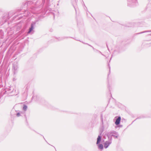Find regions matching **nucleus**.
Instances as JSON below:
<instances>
[{
  "mask_svg": "<svg viewBox=\"0 0 151 151\" xmlns=\"http://www.w3.org/2000/svg\"><path fill=\"white\" fill-rule=\"evenodd\" d=\"M128 5L129 6L133 7L137 4V0H127Z\"/></svg>",
  "mask_w": 151,
  "mask_h": 151,
  "instance_id": "obj_1",
  "label": "nucleus"
},
{
  "mask_svg": "<svg viewBox=\"0 0 151 151\" xmlns=\"http://www.w3.org/2000/svg\"><path fill=\"white\" fill-rule=\"evenodd\" d=\"M107 136L109 139V140L108 141H106L104 143V147L106 149L108 147L112 142L111 137H109L108 135H107Z\"/></svg>",
  "mask_w": 151,
  "mask_h": 151,
  "instance_id": "obj_2",
  "label": "nucleus"
},
{
  "mask_svg": "<svg viewBox=\"0 0 151 151\" xmlns=\"http://www.w3.org/2000/svg\"><path fill=\"white\" fill-rule=\"evenodd\" d=\"M114 119H116V121L115 122L116 125H119L120 123L121 120V117L119 116H116L115 117Z\"/></svg>",
  "mask_w": 151,
  "mask_h": 151,
  "instance_id": "obj_3",
  "label": "nucleus"
},
{
  "mask_svg": "<svg viewBox=\"0 0 151 151\" xmlns=\"http://www.w3.org/2000/svg\"><path fill=\"white\" fill-rule=\"evenodd\" d=\"M18 68V65L17 63H14L13 65V68L14 70V73L15 74L16 71Z\"/></svg>",
  "mask_w": 151,
  "mask_h": 151,
  "instance_id": "obj_4",
  "label": "nucleus"
},
{
  "mask_svg": "<svg viewBox=\"0 0 151 151\" xmlns=\"http://www.w3.org/2000/svg\"><path fill=\"white\" fill-rule=\"evenodd\" d=\"M101 134L100 135L98 136V138H97V141L96 142V144H98L100 143L101 139Z\"/></svg>",
  "mask_w": 151,
  "mask_h": 151,
  "instance_id": "obj_5",
  "label": "nucleus"
},
{
  "mask_svg": "<svg viewBox=\"0 0 151 151\" xmlns=\"http://www.w3.org/2000/svg\"><path fill=\"white\" fill-rule=\"evenodd\" d=\"M33 29V24H32L31 25V27L29 28V30L28 32V33L29 34L32 30Z\"/></svg>",
  "mask_w": 151,
  "mask_h": 151,
  "instance_id": "obj_6",
  "label": "nucleus"
},
{
  "mask_svg": "<svg viewBox=\"0 0 151 151\" xmlns=\"http://www.w3.org/2000/svg\"><path fill=\"white\" fill-rule=\"evenodd\" d=\"M98 148L101 150H103L104 149L103 146L102 144H100L98 145Z\"/></svg>",
  "mask_w": 151,
  "mask_h": 151,
  "instance_id": "obj_7",
  "label": "nucleus"
},
{
  "mask_svg": "<svg viewBox=\"0 0 151 151\" xmlns=\"http://www.w3.org/2000/svg\"><path fill=\"white\" fill-rule=\"evenodd\" d=\"M151 32V30H150V31H145L142 32H139V33H137V34H142V33H144L146 32Z\"/></svg>",
  "mask_w": 151,
  "mask_h": 151,
  "instance_id": "obj_8",
  "label": "nucleus"
},
{
  "mask_svg": "<svg viewBox=\"0 0 151 151\" xmlns=\"http://www.w3.org/2000/svg\"><path fill=\"white\" fill-rule=\"evenodd\" d=\"M27 106L26 105H24L23 107V109L24 111H26L27 109Z\"/></svg>",
  "mask_w": 151,
  "mask_h": 151,
  "instance_id": "obj_9",
  "label": "nucleus"
},
{
  "mask_svg": "<svg viewBox=\"0 0 151 151\" xmlns=\"http://www.w3.org/2000/svg\"><path fill=\"white\" fill-rule=\"evenodd\" d=\"M111 136H113L116 138H117L118 137V134H116V135L112 134L111 135Z\"/></svg>",
  "mask_w": 151,
  "mask_h": 151,
  "instance_id": "obj_10",
  "label": "nucleus"
},
{
  "mask_svg": "<svg viewBox=\"0 0 151 151\" xmlns=\"http://www.w3.org/2000/svg\"><path fill=\"white\" fill-rule=\"evenodd\" d=\"M20 115V113H18L17 114V116H19Z\"/></svg>",
  "mask_w": 151,
  "mask_h": 151,
  "instance_id": "obj_11",
  "label": "nucleus"
},
{
  "mask_svg": "<svg viewBox=\"0 0 151 151\" xmlns=\"http://www.w3.org/2000/svg\"><path fill=\"white\" fill-rule=\"evenodd\" d=\"M7 91H9V90L10 91L11 89L10 88H8L7 89Z\"/></svg>",
  "mask_w": 151,
  "mask_h": 151,
  "instance_id": "obj_12",
  "label": "nucleus"
},
{
  "mask_svg": "<svg viewBox=\"0 0 151 151\" xmlns=\"http://www.w3.org/2000/svg\"><path fill=\"white\" fill-rule=\"evenodd\" d=\"M102 124H103V120L102 119Z\"/></svg>",
  "mask_w": 151,
  "mask_h": 151,
  "instance_id": "obj_13",
  "label": "nucleus"
},
{
  "mask_svg": "<svg viewBox=\"0 0 151 151\" xmlns=\"http://www.w3.org/2000/svg\"><path fill=\"white\" fill-rule=\"evenodd\" d=\"M12 92V91H11V92H9V93H11V92Z\"/></svg>",
  "mask_w": 151,
  "mask_h": 151,
  "instance_id": "obj_14",
  "label": "nucleus"
}]
</instances>
